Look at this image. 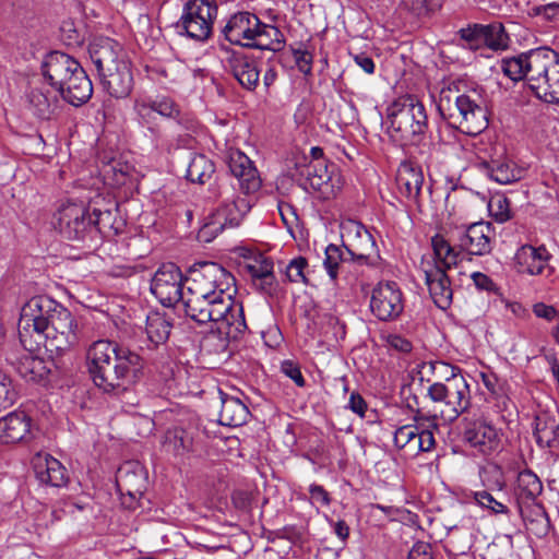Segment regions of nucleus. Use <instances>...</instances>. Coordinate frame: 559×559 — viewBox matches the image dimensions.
Listing matches in <instances>:
<instances>
[{"mask_svg":"<svg viewBox=\"0 0 559 559\" xmlns=\"http://www.w3.org/2000/svg\"><path fill=\"white\" fill-rule=\"evenodd\" d=\"M86 359L94 384L115 396L130 391L144 376L143 357L114 341L94 342L87 349Z\"/></svg>","mask_w":559,"mask_h":559,"instance_id":"obj_1","label":"nucleus"},{"mask_svg":"<svg viewBox=\"0 0 559 559\" xmlns=\"http://www.w3.org/2000/svg\"><path fill=\"white\" fill-rule=\"evenodd\" d=\"M226 163L246 197L238 195L231 201L226 200L206 216L198 231V239L202 242H211L226 228L238 227L252 206L248 195L258 192L262 186L253 162L240 150L230 147L226 153Z\"/></svg>","mask_w":559,"mask_h":559,"instance_id":"obj_2","label":"nucleus"},{"mask_svg":"<svg viewBox=\"0 0 559 559\" xmlns=\"http://www.w3.org/2000/svg\"><path fill=\"white\" fill-rule=\"evenodd\" d=\"M88 53L104 91L115 98L128 97L134 81L122 46L109 37H99L90 44Z\"/></svg>","mask_w":559,"mask_h":559,"instance_id":"obj_3","label":"nucleus"},{"mask_svg":"<svg viewBox=\"0 0 559 559\" xmlns=\"http://www.w3.org/2000/svg\"><path fill=\"white\" fill-rule=\"evenodd\" d=\"M222 35L231 45L274 52L283 50L286 43L277 26L262 22L250 11L233 13L223 26Z\"/></svg>","mask_w":559,"mask_h":559,"instance_id":"obj_4","label":"nucleus"},{"mask_svg":"<svg viewBox=\"0 0 559 559\" xmlns=\"http://www.w3.org/2000/svg\"><path fill=\"white\" fill-rule=\"evenodd\" d=\"M437 108L449 126L467 135L476 136L488 127V111L479 97L459 94L450 87L442 88Z\"/></svg>","mask_w":559,"mask_h":559,"instance_id":"obj_5","label":"nucleus"},{"mask_svg":"<svg viewBox=\"0 0 559 559\" xmlns=\"http://www.w3.org/2000/svg\"><path fill=\"white\" fill-rule=\"evenodd\" d=\"M389 134L401 143H416L428 129L424 104L414 95L397 97L386 109Z\"/></svg>","mask_w":559,"mask_h":559,"instance_id":"obj_6","label":"nucleus"},{"mask_svg":"<svg viewBox=\"0 0 559 559\" xmlns=\"http://www.w3.org/2000/svg\"><path fill=\"white\" fill-rule=\"evenodd\" d=\"M59 302L48 296H34L24 304L17 324L19 340L28 347H37L45 341L43 333L57 313Z\"/></svg>","mask_w":559,"mask_h":559,"instance_id":"obj_7","label":"nucleus"},{"mask_svg":"<svg viewBox=\"0 0 559 559\" xmlns=\"http://www.w3.org/2000/svg\"><path fill=\"white\" fill-rule=\"evenodd\" d=\"M186 290L224 296L235 299L237 294L236 280L234 275L216 262H201L195 264L185 280Z\"/></svg>","mask_w":559,"mask_h":559,"instance_id":"obj_8","label":"nucleus"},{"mask_svg":"<svg viewBox=\"0 0 559 559\" xmlns=\"http://www.w3.org/2000/svg\"><path fill=\"white\" fill-rule=\"evenodd\" d=\"M102 212L93 213L82 203H64L52 216V226L69 240L84 241L98 233V219Z\"/></svg>","mask_w":559,"mask_h":559,"instance_id":"obj_9","label":"nucleus"},{"mask_svg":"<svg viewBox=\"0 0 559 559\" xmlns=\"http://www.w3.org/2000/svg\"><path fill=\"white\" fill-rule=\"evenodd\" d=\"M428 396L439 404L438 412L445 423H453L471 406V390L463 376L432 383Z\"/></svg>","mask_w":559,"mask_h":559,"instance_id":"obj_10","label":"nucleus"},{"mask_svg":"<svg viewBox=\"0 0 559 559\" xmlns=\"http://www.w3.org/2000/svg\"><path fill=\"white\" fill-rule=\"evenodd\" d=\"M559 61V53L549 47H538L515 57L503 59L502 72L512 81L525 80L530 90L540 86V71Z\"/></svg>","mask_w":559,"mask_h":559,"instance_id":"obj_11","label":"nucleus"},{"mask_svg":"<svg viewBox=\"0 0 559 559\" xmlns=\"http://www.w3.org/2000/svg\"><path fill=\"white\" fill-rule=\"evenodd\" d=\"M217 13L216 0H188L175 25L176 31L180 35L203 43L212 35Z\"/></svg>","mask_w":559,"mask_h":559,"instance_id":"obj_12","label":"nucleus"},{"mask_svg":"<svg viewBox=\"0 0 559 559\" xmlns=\"http://www.w3.org/2000/svg\"><path fill=\"white\" fill-rule=\"evenodd\" d=\"M185 313L199 324L217 322L235 314L236 309H243L235 299L186 290L181 300Z\"/></svg>","mask_w":559,"mask_h":559,"instance_id":"obj_13","label":"nucleus"},{"mask_svg":"<svg viewBox=\"0 0 559 559\" xmlns=\"http://www.w3.org/2000/svg\"><path fill=\"white\" fill-rule=\"evenodd\" d=\"M51 318L52 320L43 333L45 341L41 345L50 354L61 355L79 344L81 335L78 322L63 306L59 307L57 313Z\"/></svg>","mask_w":559,"mask_h":559,"instance_id":"obj_14","label":"nucleus"},{"mask_svg":"<svg viewBox=\"0 0 559 559\" xmlns=\"http://www.w3.org/2000/svg\"><path fill=\"white\" fill-rule=\"evenodd\" d=\"M43 346L38 345L31 348L19 341V344L7 352L5 360L24 380L35 383L45 382L51 371V361H47L39 356Z\"/></svg>","mask_w":559,"mask_h":559,"instance_id":"obj_15","label":"nucleus"},{"mask_svg":"<svg viewBox=\"0 0 559 559\" xmlns=\"http://www.w3.org/2000/svg\"><path fill=\"white\" fill-rule=\"evenodd\" d=\"M342 247L350 260L358 264L373 265L377 245L370 231L359 222L348 219L341 225Z\"/></svg>","mask_w":559,"mask_h":559,"instance_id":"obj_16","label":"nucleus"},{"mask_svg":"<svg viewBox=\"0 0 559 559\" xmlns=\"http://www.w3.org/2000/svg\"><path fill=\"white\" fill-rule=\"evenodd\" d=\"M201 340V349L210 355L226 353L230 341L239 340L247 331L243 309H236L235 314L214 323Z\"/></svg>","mask_w":559,"mask_h":559,"instance_id":"obj_17","label":"nucleus"},{"mask_svg":"<svg viewBox=\"0 0 559 559\" xmlns=\"http://www.w3.org/2000/svg\"><path fill=\"white\" fill-rule=\"evenodd\" d=\"M404 294L396 282H379L371 290L369 308L380 321H394L403 313Z\"/></svg>","mask_w":559,"mask_h":559,"instance_id":"obj_18","label":"nucleus"},{"mask_svg":"<svg viewBox=\"0 0 559 559\" xmlns=\"http://www.w3.org/2000/svg\"><path fill=\"white\" fill-rule=\"evenodd\" d=\"M183 275L175 263H164L155 272L151 292L165 307H174L183 299Z\"/></svg>","mask_w":559,"mask_h":559,"instance_id":"obj_19","label":"nucleus"},{"mask_svg":"<svg viewBox=\"0 0 559 559\" xmlns=\"http://www.w3.org/2000/svg\"><path fill=\"white\" fill-rule=\"evenodd\" d=\"M452 239L461 251L472 255H486L492 249L493 229L490 223L477 222L456 227Z\"/></svg>","mask_w":559,"mask_h":559,"instance_id":"obj_20","label":"nucleus"},{"mask_svg":"<svg viewBox=\"0 0 559 559\" xmlns=\"http://www.w3.org/2000/svg\"><path fill=\"white\" fill-rule=\"evenodd\" d=\"M463 441L474 452L480 455H490L499 450L501 433L489 421L476 419L466 425Z\"/></svg>","mask_w":559,"mask_h":559,"instance_id":"obj_21","label":"nucleus"},{"mask_svg":"<svg viewBox=\"0 0 559 559\" xmlns=\"http://www.w3.org/2000/svg\"><path fill=\"white\" fill-rule=\"evenodd\" d=\"M336 166L328 159L309 162L300 167L299 175L305 178L309 187L321 194L323 199H330L335 195L338 186L334 177Z\"/></svg>","mask_w":559,"mask_h":559,"instance_id":"obj_22","label":"nucleus"},{"mask_svg":"<svg viewBox=\"0 0 559 559\" xmlns=\"http://www.w3.org/2000/svg\"><path fill=\"white\" fill-rule=\"evenodd\" d=\"M80 67L81 64L68 53L51 51L41 63V72L49 85L57 91Z\"/></svg>","mask_w":559,"mask_h":559,"instance_id":"obj_23","label":"nucleus"},{"mask_svg":"<svg viewBox=\"0 0 559 559\" xmlns=\"http://www.w3.org/2000/svg\"><path fill=\"white\" fill-rule=\"evenodd\" d=\"M421 270L425 274V282L435 305L447 310L452 305L453 289L451 281L443 270L431 265L429 261H421Z\"/></svg>","mask_w":559,"mask_h":559,"instance_id":"obj_24","label":"nucleus"},{"mask_svg":"<svg viewBox=\"0 0 559 559\" xmlns=\"http://www.w3.org/2000/svg\"><path fill=\"white\" fill-rule=\"evenodd\" d=\"M116 484L121 495H128L133 500L140 498L146 489L143 466L135 461L123 463L117 471Z\"/></svg>","mask_w":559,"mask_h":559,"instance_id":"obj_25","label":"nucleus"},{"mask_svg":"<svg viewBox=\"0 0 559 559\" xmlns=\"http://www.w3.org/2000/svg\"><path fill=\"white\" fill-rule=\"evenodd\" d=\"M36 478L45 485L61 487L68 481L66 467L49 453L39 452L32 459Z\"/></svg>","mask_w":559,"mask_h":559,"instance_id":"obj_26","label":"nucleus"},{"mask_svg":"<svg viewBox=\"0 0 559 559\" xmlns=\"http://www.w3.org/2000/svg\"><path fill=\"white\" fill-rule=\"evenodd\" d=\"M57 92L67 103L72 106H81L88 102L93 94V85L82 66L67 80L63 86Z\"/></svg>","mask_w":559,"mask_h":559,"instance_id":"obj_27","label":"nucleus"},{"mask_svg":"<svg viewBox=\"0 0 559 559\" xmlns=\"http://www.w3.org/2000/svg\"><path fill=\"white\" fill-rule=\"evenodd\" d=\"M549 258L550 255L544 246L536 248L524 245L518 249L514 263L516 271L521 274L540 275L548 266Z\"/></svg>","mask_w":559,"mask_h":559,"instance_id":"obj_28","label":"nucleus"},{"mask_svg":"<svg viewBox=\"0 0 559 559\" xmlns=\"http://www.w3.org/2000/svg\"><path fill=\"white\" fill-rule=\"evenodd\" d=\"M396 183L402 195L417 202L424 183L421 167L411 160L402 162L397 169Z\"/></svg>","mask_w":559,"mask_h":559,"instance_id":"obj_29","label":"nucleus"},{"mask_svg":"<svg viewBox=\"0 0 559 559\" xmlns=\"http://www.w3.org/2000/svg\"><path fill=\"white\" fill-rule=\"evenodd\" d=\"M533 436L540 449H557L559 447V419L547 412L535 415Z\"/></svg>","mask_w":559,"mask_h":559,"instance_id":"obj_30","label":"nucleus"},{"mask_svg":"<svg viewBox=\"0 0 559 559\" xmlns=\"http://www.w3.org/2000/svg\"><path fill=\"white\" fill-rule=\"evenodd\" d=\"M31 433V418L24 412H12L0 419V442L15 443Z\"/></svg>","mask_w":559,"mask_h":559,"instance_id":"obj_31","label":"nucleus"},{"mask_svg":"<svg viewBox=\"0 0 559 559\" xmlns=\"http://www.w3.org/2000/svg\"><path fill=\"white\" fill-rule=\"evenodd\" d=\"M518 510L527 531L536 537H545L549 533L550 521L544 506L537 501L520 502Z\"/></svg>","mask_w":559,"mask_h":559,"instance_id":"obj_32","label":"nucleus"},{"mask_svg":"<svg viewBox=\"0 0 559 559\" xmlns=\"http://www.w3.org/2000/svg\"><path fill=\"white\" fill-rule=\"evenodd\" d=\"M234 78L247 91H254L260 81V62L247 56H235L230 60Z\"/></svg>","mask_w":559,"mask_h":559,"instance_id":"obj_33","label":"nucleus"},{"mask_svg":"<svg viewBox=\"0 0 559 559\" xmlns=\"http://www.w3.org/2000/svg\"><path fill=\"white\" fill-rule=\"evenodd\" d=\"M221 394V411L218 423L227 427H239L247 423L250 412L247 405L236 396L219 391Z\"/></svg>","mask_w":559,"mask_h":559,"instance_id":"obj_34","label":"nucleus"},{"mask_svg":"<svg viewBox=\"0 0 559 559\" xmlns=\"http://www.w3.org/2000/svg\"><path fill=\"white\" fill-rule=\"evenodd\" d=\"M487 171L490 179L500 185H508L519 181L524 176V169L518 167L508 158L484 160L480 164Z\"/></svg>","mask_w":559,"mask_h":559,"instance_id":"obj_35","label":"nucleus"},{"mask_svg":"<svg viewBox=\"0 0 559 559\" xmlns=\"http://www.w3.org/2000/svg\"><path fill=\"white\" fill-rule=\"evenodd\" d=\"M156 114L176 120V122L183 127L186 130H194L197 127V119L194 115L182 112L179 105L167 96L158 97L150 100Z\"/></svg>","mask_w":559,"mask_h":559,"instance_id":"obj_36","label":"nucleus"},{"mask_svg":"<svg viewBox=\"0 0 559 559\" xmlns=\"http://www.w3.org/2000/svg\"><path fill=\"white\" fill-rule=\"evenodd\" d=\"M34 114L44 120L51 119L58 111L59 98L46 87L33 88L28 95Z\"/></svg>","mask_w":559,"mask_h":559,"instance_id":"obj_37","label":"nucleus"},{"mask_svg":"<svg viewBox=\"0 0 559 559\" xmlns=\"http://www.w3.org/2000/svg\"><path fill=\"white\" fill-rule=\"evenodd\" d=\"M431 247L433 250L432 260H428L431 265L448 272V270L456 266L460 252L441 235L437 234L431 238Z\"/></svg>","mask_w":559,"mask_h":559,"instance_id":"obj_38","label":"nucleus"},{"mask_svg":"<svg viewBox=\"0 0 559 559\" xmlns=\"http://www.w3.org/2000/svg\"><path fill=\"white\" fill-rule=\"evenodd\" d=\"M173 323L160 312H150L146 317L145 332L154 347L165 344L169 338Z\"/></svg>","mask_w":559,"mask_h":559,"instance_id":"obj_39","label":"nucleus"},{"mask_svg":"<svg viewBox=\"0 0 559 559\" xmlns=\"http://www.w3.org/2000/svg\"><path fill=\"white\" fill-rule=\"evenodd\" d=\"M543 491L540 479L530 469L519 473L515 488L516 506L520 502H533Z\"/></svg>","mask_w":559,"mask_h":559,"instance_id":"obj_40","label":"nucleus"},{"mask_svg":"<svg viewBox=\"0 0 559 559\" xmlns=\"http://www.w3.org/2000/svg\"><path fill=\"white\" fill-rule=\"evenodd\" d=\"M214 173L215 165L206 155L191 154L186 173V178L189 181L203 185L212 178Z\"/></svg>","mask_w":559,"mask_h":559,"instance_id":"obj_41","label":"nucleus"},{"mask_svg":"<svg viewBox=\"0 0 559 559\" xmlns=\"http://www.w3.org/2000/svg\"><path fill=\"white\" fill-rule=\"evenodd\" d=\"M192 443L193 438L187 430L174 428L165 433L163 447L165 451L173 453L175 456H180L191 451Z\"/></svg>","mask_w":559,"mask_h":559,"instance_id":"obj_42","label":"nucleus"},{"mask_svg":"<svg viewBox=\"0 0 559 559\" xmlns=\"http://www.w3.org/2000/svg\"><path fill=\"white\" fill-rule=\"evenodd\" d=\"M433 418H436V416ZM435 430H438V425L435 419H427V427L420 430L419 435L415 438H412L404 449L412 455L432 451L436 447Z\"/></svg>","mask_w":559,"mask_h":559,"instance_id":"obj_43","label":"nucleus"},{"mask_svg":"<svg viewBox=\"0 0 559 559\" xmlns=\"http://www.w3.org/2000/svg\"><path fill=\"white\" fill-rule=\"evenodd\" d=\"M484 33L483 44L489 49L498 51L509 47L510 37L502 23L493 22L487 24Z\"/></svg>","mask_w":559,"mask_h":559,"instance_id":"obj_44","label":"nucleus"},{"mask_svg":"<svg viewBox=\"0 0 559 559\" xmlns=\"http://www.w3.org/2000/svg\"><path fill=\"white\" fill-rule=\"evenodd\" d=\"M325 258L323 261L324 267L331 280L335 281L338 276L340 266L349 261L350 258L347 255V252L343 251L340 246L329 245L325 248Z\"/></svg>","mask_w":559,"mask_h":559,"instance_id":"obj_45","label":"nucleus"},{"mask_svg":"<svg viewBox=\"0 0 559 559\" xmlns=\"http://www.w3.org/2000/svg\"><path fill=\"white\" fill-rule=\"evenodd\" d=\"M273 267L274 263L272 259L264 257L261 253L254 255L243 265V269L248 272L254 283H257L258 278H261L265 275L270 276V273L273 272Z\"/></svg>","mask_w":559,"mask_h":559,"instance_id":"obj_46","label":"nucleus"},{"mask_svg":"<svg viewBox=\"0 0 559 559\" xmlns=\"http://www.w3.org/2000/svg\"><path fill=\"white\" fill-rule=\"evenodd\" d=\"M427 419H418L414 425H404L397 428L394 432V444L399 449H404L411 441L412 438H415L419 435L420 430L427 427Z\"/></svg>","mask_w":559,"mask_h":559,"instance_id":"obj_47","label":"nucleus"},{"mask_svg":"<svg viewBox=\"0 0 559 559\" xmlns=\"http://www.w3.org/2000/svg\"><path fill=\"white\" fill-rule=\"evenodd\" d=\"M473 498L479 507L489 510L493 514H509L508 507L487 490L474 491Z\"/></svg>","mask_w":559,"mask_h":559,"instance_id":"obj_48","label":"nucleus"},{"mask_svg":"<svg viewBox=\"0 0 559 559\" xmlns=\"http://www.w3.org/2000/svg\"><path fill=\"white\" fill-rule=\"evenodd\" d=\"M308 261L304 257L293 259L285 269V276L290 283L308 284L306 269Z\"/></svg>","mask_w":559,"mask_h":559,"instance_id":"obj_49","label":"nucleus"},{"mask_svg":"<svg viewBox=\"0 0 559 559\" xmlns=\"http://www.w3.org/2000/svg\"><path fill=\"white\" fill-rule=\"evenodd\" d=\"M133 110L136 115L138 123L142 128L157 123L156 111L150 100L145 98H136L133 104Z\"/></svg>","mask_w":559,"mask_h":559,"instance_id":"obj_50","label":"nucleus"},{"mask_svg":"<svg viewBox=\"0 0 559 559\" xmlns=\"http://www.w3.org/2000/svg\"><path fill=\"white\" fill-rule=\"evenodd\" d=\"M17 393L12 379L0 370V411L11 406L16 400Z\"/></svg>","mask_w":559,"mask_h":559,"instance_id":"obj_51","label":"nucleus"},{"mask_svg":"<svg viewBox=\"0 0 559 559\" xmlns=\"http://www.w3.org/2000/svg\"><path fill=\"white\" fill-rule=\"evenodd\" d=\"M489 211L497 223H506L511 218L510 202L506 197L493 198L489 203Z\"/></svg>","mask_w":559,"mask_h":559,"instance_id":"obj_52","label":"nucleus"},{"mask_svg":"<svg viewBox=\"0 0 559 559\" xmlns=\"http://www.w3.org/2000/svg\"><path fill=\"white\" fill-rule=\"evenodd\" d=\"M486 29V25L484 24H473L468 25L465 28H461L459 34L460 37L467 41L471 47H478L483 44L484 31Z\"/></svg>","mask_w":559,"mask_h":559,"instance_id":"obj_53","label":"nucleus"},{"mask_svg":"<svg viewBox=\"0 0 559 559\" xmlns=\"http://www.w3.org/2000/svg\"><path fill=\"white\" fill-rule=\"evenodd\" d=\"M471 278L478 290H484L498 296L501 295L500 287L487 274L474 272L472 273Z\"/></svg>","mask_w":559,"mask_h":559,"instance_id":"obj_54","label":"nucleus"},{"mask_svg":"<svg viewBox=\"0 0 559 559\" xmlns=\"http://www.w3.org/2000/svg\"><path fill=\"white\" fill-rule=\"evenodd\" d=\"M281 370L286 377L292 379L297 386L304 388L306 385L305 378L298 364L293 360H284L282 362Z\"/></svg>","mask_w":559,"mask_h":559,"instance_id":"obj_55","label":"nucleus"},{"mask_svg":"<svg viewBox=\"0 0 559 559\" xmlns=\"http://www.w3.org/2000/svg\"><path fill=\"white\" fill-rule=\"evenodd\" d=\"M277 209L284 225L288 229H292L294 226L298 224L296 209L292 204L281 201L277 204Z\"/></svg>","mask_w":559,"mask_h":559,"instance_id":"obj_56","label":"nucleus"},{"mask_svg":"<svg viewBox=\"0 0 559 559\" xmlns=\"http://www.w3.org/2000/svg\"><path fill=\"white\" fill-rule=\"evenodd\" d=\"M402 2L417 16L427 15L433 11L431 0H402Z\"/></svg>","mask_w":559,"mask_h":559,"instance_id":"obj_57","label":"nucleus"},{"mask_svg":"<svg viewBox=\"0 0 559 559\" xmlns=\"http://www.w3.org/2000/svg\"><path fill=\"white\" fill-rule=\"evenodd\" d=\"M407 559H432L431 545L426 542H416L408 551Z\"/></svg>","mask_w":559,"mask_h":559,"instance_id":"obj_58","label":"nucleus"},{"mask_svg":"<svg viewBox=\"0 0 559 559\" xmlns=\"http://www.w3.org/2000/svg\"><path fill=\"white\" fill-rule=\"evenodd\" d=\"M310 498L313 503H320L321 506L328 507L331 503V496L324 489L323 486L318 484H311L309 486Z\"/></svg>","mask_w":559,"mask_h":559,"instance_id":"obj_59","label":"nucleus"},{"mask_svg":"<svg viewBox=\"0 0 559 559\" xmlns=\"http://www.w3.org/2000/svg\"><path fill=\"white\" fill-rule=\"evenodd\" d=\"M296 64L298 69L305 73L308 74L311 71V64H312V56L307 50L302 49H295L293 51Z\"/></svg>","mask_w":559,"mask_h":559,"instance_id":"obj_60","label":"nucleus"},{"mask_svg":"<svg viewBox=\"0 0 559 559\" xmlns=\"http://www.w3.org/2000/svg\"><path fill=\"white\" fill-rule=\"evenodd\" d=\"M533 313L540 319L550 322L557 317V310L554 306L544 302H536L533 305Z\"/></svg>","mask_w":559,"mask_h":559,"instance_id":"obj_61","label":"nucleus"},{"mask_svg":"<svg viewBox=\"0 0 559 559\" xmlns=\"http://www.w3.org/2000/svg\"><path fill=\"white\" fill-rule=\"evenodd\" d=\"M348 408L358 416L364 417L367 411V403L359 393L353 392L349 396Z\"/></svg>","mask_w":559,"mask_h":559,"instance_id":"obj_62","label":"nucleus"},{"mask_svg":"<svg viewBox=\"0 0 559 559\" xmlns=\"http://www.w3.org/2000/svg\"><path fill=\"white\" fill-rule=\"evenodd\" d=\"M146 131L144 132V135L147 136L151 141V143L155 147H159L164 140L163 131L158 123H154L151 126H147L144 128Z\"/></svg>","mask_w":559,"mask_h":559,"instance_id":"obj_63","label":"nucleus"},{"mask_svg":"<svg viewBox=\"0 0 559 559\" xmlns=\"http://www.w3.org/2000/svg\"><path fill=\"white\" fill-rule=\"evenodd\" d=\"M388 342L392 348L401 353H409L413 348L412 343L401 335H390Z\"/></svg>","mask_w":559,"mask_h":559,"instance_id":"obj_64","label":"nucleus"}]
</instances>
